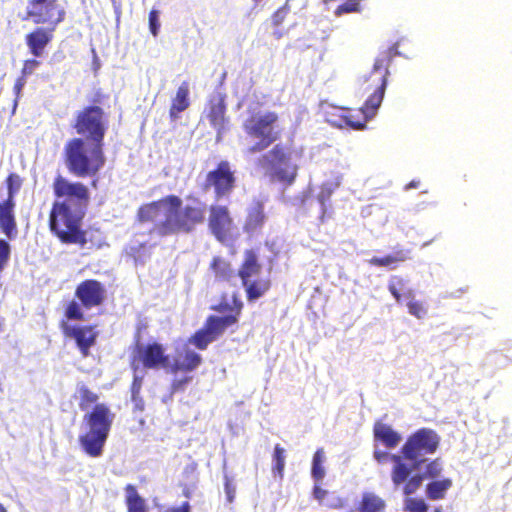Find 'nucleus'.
Instances as JSON below:
<instances>
[{"label": "nucleus", "instance_id": "17", "mask_svg": "<svg viewBox=\"0 0 512 512\" xmlns=\"http://www.w3.org/2000/svg\"><path fill=\"white\" fill-rule=\"evenodd\" d=\"M229 322V319H220L218 316L210 315L206 318L204 325L198 329L188 339L199 350H205L210 343L219 339L227 329L223 325Z\"/></svg>", "mask_w": 512, "mask_h": 512}, {"label": "nucleus", "instance_id": "19", "mask_svg": "<svg viewBox=\"0 0 512 512\" xmlns=\"http://www.w3.org/2000/svg\"><path fill=\"white\" fill-rule=\"evenodd\" d=\"M244 304L240 298L238 292H233L231 295L223 293L220 296L219 302L212 306L211 309L215 312L225 314L224 316H218L220 319H229V322L223 326L228 328L238 323L239 318L242 314Z\"/></svg>", "mask_w": 512, "mask_h": 512}, {"label": "nucleus", "instance_id": "3", "mask_svg": "<svg viewBox=\"0 0 512 512\" xmlns=\"http://www.w3.org/2000/svg\"><path fill=\"white\" fill-rule=\"evenodd\" d=\"M391 60L390 53L376 58L372 70L359 78L358 93L365 97L358 111L360 116L355 115V111L351 109L344 110L341 115L343 122L350 128L364 129L366 123L377 114L384 99Z\"/></svg>", "mask_w": 512, "mask_h": 512}, {"label": "nucleus", "instance_id": "21", "mask_svg": "<svg viewBox=\"0 0 512 512\" xmlns=\"http://www.w3.org/2000/svg\"><path fill=\"white\" fill-rule=\"evenodd\" d=\"M373 456L378 463L392 462L391 481L395 489H400L401 483H403L409 473L408 462H405V457H403L402 453L392 454L376 449Z\"/></svg>", "mask_w": 512, "mask_h": 512}, {"label": "nucleus", "instance_id": "25", "mask_svg": "<svg viewBox=\"0 0 512 512\" xmlns=\"http://www.w3.org/2000/svg\"><path fill=\"white\" fill-rule=\"evenodd\" d=\"M202 363V357L197 352L186 349L182 354H178L174 362L169 365L172 373L192 372Z\"/></svg>", "mask_w": 512, "mask_h": 512}, {"label": "nucleus", "instance_id": "38", "mask_svg": "<svg viewBox=\"0 0 512 512\" xmlns=\"http://www.w3.org/2000/svg\"><path fill=\"white\" fill-rule=\"evenodd\" d=\"M406 296L410 298L407 303L408 313L418 319H422L427 315V308L423 302L416 300L411 290L406 293Z\"/></svg>", "mask_w": 512, "mask_h": 512}, {"label": "nucleus", "instance_id": "54", "mask_svg": "<svg viewBox=\"0 0 512 512\" xmlns=\"http://www.w3.org/2000/svg\"><path fill=\"white\" fill-rule=\"evenodd\" d=\"M300 8H301V9H306V8H307V1H306V0H304V1L302 2V4H301V7H300Z\"/></svg>", "mask_w": 512, "mask_h": 512}, {"label": "nucleus", "instance_id": "35", "mask_svg": "<svg viewBox=\"0 0 512 512\" xmlns=\"http://www.w3.org/2000/svg\"><path fill=\"white\" fill-rule=\"evenodd\" d=\"M77 392L79 394V402L78 406L81 411H87L92 405L99 404V396L97 393L92 391L85 384H81L77 388Z\"/></svg>", "mask_w": 512, "mask_h": 512}, {"label": "nucleus", "instance_id": "36", "mask_svg": "<svg viewBox=\"0 0 512 512\" xmlns=\"http://www.w3.org/2000/svg\"><path fill=\"white\" fill-rule=\"evenodd\" d=\"M324 462H325V452L323 448H318L312 459V468H311V475L313 479L317 482L322 481L325 477V469H324Z\"/></svg>", "mask_w": 512, "mask_h": 512}, {"label": "nucleus", "instance_id": "29", "mask_svg": "<svg viewBox=\"0 0 512 512\" xmlns=\"http://www.w3.org/2000/svg\"><path fill=\"white\" fill-rule=\"evenodd\" d=\"M242 283L245 288L246 298L248 302H254L263 297L271 288V280L269 278H261L257 280H245Z\"/></svg>", "mask_w": 512, "mask_h": 512}, {"label": "nucleus", "instance_id": "48", "mask_svg": "<svg viewBox=\"0 0 512 512\" xmlns=\"http://www.w3.org/2000/svg\"><path fill=\"white\" fill-rule=\"evenodd\" d=\"M131 400L133 402V411L134 412H143L145 410V401L141 394L139 395H131Z\"/></svg>", "mask_w": 512, "mask_h": 512}, {"label": "nucleus", "instance_id": "52", "mask_svg": "<svg viewBox=\"0 0 512 512\" xmlns=\"http://www.w3.org/2000/svg\"><path fill=\"white\" fill-rule=\"evenodd\" d=\"M345 506H346V500L341 497H336L333 502L327 504V507L331 508V509H342Z\"/></svg>", "mask_w": 512, "mask_h": 512}, {"label": "nucleus", "instance_id": "18", "mask_svg": "<svg viewBox=\"0 0 512 512\" xmlns=\"http://www.w3.org/2000/svg\"><path fill=\"white\" fill-rule=\"evenodd\" d=\"M75 297L82 307L91 309L105 302L106 289L104 284L96 279H85L76 286Z\"/></svg>", "mask_w": 512, "mask_h": 512}, {"label": "nucleus", "instance_id": "31", "mask_svg": "<svg viewBox=\"0 0 512 512\" xmlns=\"http://www.w3.org/2000/svg\"><path fill=\"white\" fill-rule=\"evenodd\" d=\"M291 1L292 0H286L284 4L271 15V24L274 29L273 35L277 39H280L286 33V31L283 29V23L285 22L291 10Z\"/></svg>", "mask_w": 512, "mask_h": 512}, {"label": "nucleus", "instance_id": "22", "mask_svg": "<svg viewBox=\"0 0 512 512\" xmlns=\"http://www.w3.org/2000/svg\"><path fill=\"white\" fill-rule=\"evenodd\" d=\"M57 27L37 25L32 31L25 35V43L29 52L34 57H41L45 53L46 47L54 39V32Z\"/></svg>", "mask_w": 512, "mask_h": 512}, {"label": "nucleus", "instance_id": "55", "mask_svg": "<svg viewBox=\"0 0 512 512\" xmlns=\"http://www.w3.org/2000/svg\"><path fill=\"white\" fill-rule=\"evenodd\" d=\"M0 512H7L2 504H0Z\"/></svg>", "mask_w": 512, "mask_h": 512}, {"label": "nucleus", "instance_id": "28", "mask_svg": "<svg viewBox=\"0 0 512 512\" xmlns=\"http://www.w3.org/2000/svg\"><path fill=\"white\" fill-rule=\"evenodd\" d=\"M262 265L259 262L258 255L255 250L247 249L244 252V260L238 270V276L241 279V283H246L245 280H249L252 276L260 274Z\"/></svg>", "mask_w": 512, "mask_h": 512}, {"label": "nucleus", "instance_id": "15", "mask_svg": "<svg viewBox=\"0 0 512 512\" xmlns=\"http://www.w3.org/2000/svg\"><path fill=\"white\" fill-rule=\"evenodd\" d=\"M425 460L417 461L416 463H408L409 473L401 483L400 489L405 496L414 494L422 485L425 479H436L440 476L443 465L440 458H435L424 467V472L419 473L417 471Z\"/></svg>", "mask_w": 512, "mask_h": 512}, {"label": "nucleus", "instance_id": "7", "mask_svg": "<svg viewBox=\"0 0 512 512\" xmlns=\"http://www.w3.org/2000/svg\"><path fill=\"white\" fill-rule=\"evenodd\" d=\"M279 116L274 111L264 113L253 112L243 122V130L248 137L256 142L247 148V153H259L270 147L281 137L277 129Z\"/></svg>", "mask_w": 512, "mask_h": 512}, {"label": "nucleus", "instance_id": "57", "mask_svg": "<svg viewBox=\"0 0 512 512\" xmlns=\"http://www.w3.org/2000/svg\"><path fill=\"white\" fill-rule=\"evenodd\" d=\"M434 512H441L439 508L435 509Z\"/></svg>", "mask_w": 512, "mask_h": 512}, {"label": "nucleus", "instance_id": "12", "mask_svg": "<svg viewBox=\"0 0 512 512\" xmlns=\"http://www.w3.org/2000/svg\"><path fill=\"white\" fill-rule=\"evenodd\" d=\"M169 365V355L166 354L164 346L156 341L146 344L137 343L131 353L130 366L134 371L140 367L158 370L167 368Z\"/></svg>", "mask_w": 512, "mask_h": 512}, {"label": "nucleus", "instance_id": "53", "mask_svg": "<svg viewBox=\"0 0 512 512\" xmlns=\"http://www.w3.org/2000/svg\"><path fill=\"white\" fill-rule=\"evenodd\" d=\"M25 82H26V81H25V77H23V76L19 77V78L16 80V82H15V84H14V90H15V92H16L17 94H19V93H20V91L22 90V88H23V87H24V85H25Z\"/></svg>", "mask_w": 512, "mask_h": 512}, {"label": "nucleus", "instance_id": "6", "mask_svg": "<svg viewBox=\"0 0 512 512\" xmlns=\"http://www.w3.org/2000/svg\"><path fill=\"white\" fill-rule=\"evenodd\" d=\"M300 156L301 153L294 148L292 143H276L260 157L259 163L269 170L272 180L285 186H291L297 178L299 169L294 159Z\"/></svg>", "mask_w": 512, "mask_h": 512}, {"label": "nucleus", "instance_id": "27", "mask_svg": "<svg viewBox=\"0 0 512 512\" xmlns=\"http://www.w3.org/2000/svg\"><path fill=\"white\" fill-rule=\"evenodd\" d=\"M190 84L183 81L177 88L175 96L171 100L169 116L171 119H177L183 111L190 106Z\"/></svg>", "mask_w": 512, "mask_h": 512}, {"label": "nucleus", "instance_id": "5", "mask_svg": "<svg viewBox=\"0 0 512 512\" xmlns=\"http://www.w3.org/2000/svg\"><path fill=\"white\" fill-rule=\"evenodd\" d=\"M114 419L115 413L106 403L96 404L84 414L87 431L79 436L78 441L86 455L98 458L103 454Z\"/></svg>", "mask_w": 512, "mask_h": 512}, {"label": "nucleus", "instance_id": "4", "mask_svg": "<svg viewBox=\"0 0 512 512\" xmlns=\"http://www.w3.org/2000/svg\"><path fill=\"white\" fill-rule=\"evenodd\" d=\"M63 161L68 172L77 178L97 176L106 163L104 143L73 137L63 147Z\"/></svg>", "mask_w": 512, "mask_h": 512}, {"label": "nucleus", "instance_id": "37", "mask_svg": "<svg viewBox=\"0 0 512 512\" xmlns=\"http://www.w3.org/2000/svg\"><path fill=\"white\" fill-rule=\"evenodd\" d=\"M285 452V449L281 447L280 444H276L272 454V472L280 479H282L284 476L286 458Z\"/></svg>", "mask_w": 512, "mask_h": 512}, {"label": "nucleus", "instance_id": "14", "mask_svg": "<svg viewBox=\"0 0 512 512\" xmlns=\"http://www.w3.org/2000/svg\"><path fill=\"white\" fill-rule=\"evenodd\" d=\"M235 187V171L226 160L220 161L214 169L206 174L203 185L204 190H213L216 199L228 197Z\"/></svg>", "mask_w": 512, "mask_h": 512}, {"label": "nucleus", "instance_id": "41", "mask_svg": "<svg viewBox=\"0 0 512 512\" xmlns=\"http://www.w3.org/2000/svg\"><path fill=\"white\" fill-rule=\"evenodd\" d=\"M404 286L405 280L399 276H393L388 283V290L398 303L401 302L402 299L400 289L403 288Z\"/></svg>", "mask_w": 512, "mask_h": 512}, {"label": "nucleus", "instance_id": "2", "mask_svg": "<svg viewBox=\"0 0 512 512\" xmlns=\"http://www.w3.org/2000/svg\"><path fill=\"white\" fill-rule=\"evenodd\" d=\"M177 195H167L157 201L145 204L138 210L140 222H155L164 208V219L155 223L154 231L160 236L191 233L205 220V209L199 205L183 206Z\"/></svg>", "mask_w": 512, "mask_h": 512}, {"label": "nucleus", "instance_id": "49", "mask_svg": "<svg viewBox=\"0 0 512 512\" xmlns=\"http://www.w3.org/2000/svg\"><path fill=\"white\" fill-rule=\"evenodd\" d=\"M224 487L228 501L233 502L235 498V487L227 476L225 477Z\"/></svg>", "mask_w": 512, "mask_h": 512}, {"label": "nucleus", "instance_id": "47", "mask_svg": "<svg viewBox=\"0 0 512 512\" xmlns=\"http://www.w3.org/2000/svg\"><path fill=\"white\" fill-rule=\"evenodd\" d=\"M142 384L143 378L141 376L135 375L130 386L131 395L141 394Z\"/></svg>", "mask_w": 512, "mask_h": 512}, {"label": "nucleus", "instance_id": "10", "mask_svg": "<svg viewBox=\"0 0 512 512\" xmlns=\"http://www.w3.org/2000/svg\"><path fill=\"white\" fill-rule=\"evenodd\" d=\"M5 183L8 195L0 201V231L8 240H14L18 235L15 196L22 187L23 179L17 173H9Z\"/></svg>", "mask_w": 512, "mask_h": 512}, {"label": "nucleus", "instance_id": "40", "mask_svg": "<svg viewBox=\"0 0 512 512\" xmlns=\"http://www.w3.org/2000/svg\"><path fill=\"white\" fill-rule=\"evenodd\" d=\"M81 303L79 304L75 300H71L65 308L64 315L68 320L82 321L84 320V313L81 309Z\"/></svg>", "mask_w": 512, "mask_h": 512}, {"label": "nucleus", "instance_id": "1", "mask_svg": "<svg viewBox=\"0 0 512 512\" xmlns=\"http://www.w3.org/2000/svg\"><path fill=\"white\" fill-rule=\"evenodd\" d=\"M55 197L49 213L51 233L66 245L98 250L104 245L102 238L88 234L82 228L89 203L90 190L80 181H71L57 175L52 184Z\"/></svg>", "mask_w": 512, "mask_h": 512}, {"label": "nucleus", "instance_id": "8", "mask_svg": "<svg viewBox=\"0 0 512 512\" xmlns=\"http://www.w3.org/2000/svg\"><path fill=\"white\" fill-rule=\"evenodd\" d=\"M109 127L108 115L102 107L84 106L76 113L73 128L85 140L104 143Z\"/></svg>", "mask_w": 512, "mask_h": 512}, {"label": "nucleus", "instance_id": "9", "mask_svg": "<svg viewBox=\"0 0 512 512\" xmlns=\"http://www.w3.org/2000/svg\"><path fill=\"white\" fill-rule=\"evenodd\" d=\"M21 19L35 25L58 27L66 19V10L60 0H27Z\"/></svg>", "mask_w": 512, "mask_h": 512}, {"label": "nucleus", "instance_id": "45", "mask_svg": "<svg viewBox=\"0 0 512 512\" xmlns=\"http://www.w3.org/2000/svg\"><path fill=\"white\" fill-rule=\"evenodd\" d=\"M40 65V62L36 59H27L23 62L21 74L23 77L31 75L35 69Z\"/></svg>", "mask_w": 512, "mask_h": 512}, {"label": "nucleus", "instance_id": "56", "mask_svg": "<svg viewBox=\"0 0 512 512\" xmlns=\"http://www.w3.org/2000/svg\"><path fill=\"white\" fill-rule=\"evenodd\" d=\"M91 185H92L93 187H96V185H97V180H93V181L91 182Z\"/></svg>", "mask_w": 512, "mask_h": 512}, {"label": "nucleus", "instance_id": "30", "mask_svg": "<svg viewBox=\"0 0 512 512\" xmlns=\"http://www.w3.org/2000/svg\"><path fill=\"white\" fill-rule=\"evenodd\" d=\"M125 504L127 512H147V505L145 500L139 495L136 487L132 484H127L124 488Z\"/></svg>", "mask_w": 512, "mask_h": 512}, {"label": "nucleus", "instance_id": "50", "mask_svg": "<svg viewBox=\"0 0 512 512\" xmlns=\"http://www.w3.org/2000/svg\"><path fill=\"white\" fill-rule=\"evenodd\" d=\"M328 494V491L323 489L320 485H315L313 488V496L320 503L323 504L324 498Z\"/></svg>", "mask_w": 512, "mask_h": 512}, {"label": "nucleus", "instance_id": "33", "mask_svg": "<svg viewBox=\"0 0 512 512\" xmlns=\"http://www.w3.org/2000/svg\"><path fill=\"white\" fill-rule=\"evenodd\" d=\"M210 270L213 272L214 276L219 280L228 281L234 275L231 263L220 256H214L212 258L210 262Z\"/></svg>", "mask_w": 512, "mask_h": 512}, {"label": "nucleus", "instance_id": "34", "mask_svg": "<svg viewBox=\"0 0 512 512\" xmlns=\"http://www.w3.org/2000/svg\"><path fill=\"white\" fill-rule=\"evenodd\" d=\"M452 484L450 478L432 481L426 485V495L430 500L443 499Z\"/></svg>", "mask_w": 512, "mask_h": 512}, {"label": "nucleus", "instance_id": "20", "mask_svg": "<svg viewBox=\"0 0 512 512\" xmlns=\"http://www.w3.org/2000/svg\"><path fill=\"white\" fill-rule=\"evenodd\" d=\"M226 101L225 95L220 92L210 95L205 113L210 125L216 129L218 137L225 131L227 117H226Z\"/></svg>", "mask_w": 512, "mask_h": 512}, {"label": "nucleus", "instance_id": "23", "mask_svg": "<svg viewBox=\"0 0 512 512\" xmlns=\"http://www.w3.org/2000/svg\"><path fill=\"white\" fill-rule=\"evenodd\" d=\"M373 439L375 444L380 443L387 449H394L402 437L391 425L378 420L373 425Z\"/></svg>", "mask_w": 512, "mask_h": 512}, {"label": "nucleus", "instance_id": "42", "mask_svg": "<svg viewBox=\"0 0 512 512\" xmlns=\"http://www.w3.org/2000/svg\"><path fill=\"white\" fill-rule=\"evenodd\" d=\"M360 10V0H346L344 3L337 6L334 14L341 16L343 14L358 12Z\"/></svg>", "mask_w": 512, "mask_h": 512}, {"label": "nucleus", "instance_id": "43", "mask_svg": "<svg viewBox=\"0 0 512 512\" xmlns=\"http://www.w3.org/2000/svg\"><path fill=\"white\" fill-rule=\"evenodd\" d=\"M11 256V246L5 239H0V274L8 265Z\"/></svg>", "mask_w": 512, "mask_h": 512}, {"label": "nucleus", "instance_id": "32", "mask_svg": "<svg viewBox=\"0 0 512 512\" xmlns=\"http://www.w3.org/2000/svg\"><path fill=\"white\" fill-rule=\"evenodd\" d=\"M386 503L378 495L365 492L358 505V512H385Z\"/></svg>", "mask_w": 512, "mask_h": 512}, {"label": "nucleus", "instance_id": "39", "mask_svg": "<svg viewBox=\"0 0 512 512\" xmlns=\"http://www.w3.org/2000/svg\"><path fill=\"white\" fill-rule=\"evenodd\" d=\"M404 510L406 512H427L428 506L423 499L408 495L404 500Z\"/></svg>", "mask_w": 512, "mask_h": 512}, {"label": "nucleus", "instance_id": "26", "mask_svg": "<svg viewBox=\"0 0 512 512\" xmlns=\"http://www.w3.org/2000/svg\"><path fill=\"white\" fill-rule=\"evenodd\" d=\"M410 258V251L408 249L397 248L392 254L384 256H374L368 260V263L374 267H384L390 270L396 269L400 263L407 261Z\"/></svg>", "mask_w": 512, "mask_h": 512}, {"label": "nucleus", "instance_id": "44", "mask_svg": "<svg viewBox=\"0 0 512 512\" xmlns=\"http://www.w3.org/2000/svg\"><path fill=\"white\" fill-rule=\"evenodd\" d=\"M109 100V94L105 93L101 89L95 90L91 97L88 98L89 105L88 106H96V107H102L105 105V103Z\"/></svg>", "mask_w": 512, "mask_h": 512}, {"label": "nucleus", "instance_id": "46", "mask_svg": "<svg viewBox=\"0 0 512 512\" xmlns=\"http://www.w3.org/2000/svg\"><path fill=\"white\" fill-rule=\"evenodd\" d=\"M149 28H150L151 33L154 36H157L159 28H160V23H159V18H158V11L155 9H152L149 12Z\"/></svg>", "mask_w": 512, "mask_h": 512}, {"label": "nucleus", "instance_id": "13", "mask_svg": "<svg viewBox=\"0 0 512 512\" xmlns=\"http://www.w3.org/2000/svg\"><path fill=\"white\" fill-rule=\"evenodd\" d=\"M207 224L210 233L221 244L227 245L235 240L237 227L228 206L210 205Z\"/></svg>", "mask_w": 512, "mask_h": 512}, {"label": "nucleus", "instance_id": "24", "mask_svg": "<svg viewBox=\"0 0 512 512\" xmlns=\"http://www.w3.org/2000/svg\"><path fill=\"white\" fill-rule=\"evenodd\" d=\"M265 221L266 214L264 204L260 200H257L253 203L247 212L243 229L248 234L257 233L262 229Z\"/></svg>", "mask_w": 512, "mask_h": 512}, {"label": "nucleus", "instance_id": "51", "mask_svg": "<svg viewBox=\"0 0 512 512\" xmlns=\"http://www.w3.org/2000/svg\"><path fill=\"white\" fill-rule=\"evenodd\" d=\"M191 506L188 501L183 502L179 507L167 508L164 512H190Z\"/></svg>", "mask_w": 512, "mask_h": 512}, {"label": "nucleus", "instance_id": "16", "mask_svg": "<svg viewBox=\"0 0 512 512\" xmlns=\"http://www.w3.org/2000/svg\"><path fill=\"white\" fill-rule=\"evenodd\" d=\"M60 329L65 338L75 341L82 357L90 355V349L96 344L98 331L96 325H70L66 321L60 322Z\"/></svg>", "mask_w": 512, "mask_h": 512}, {"label": "nucleus", "instance_id": "11", "mask_svg": "<svg viewBox=\"0 0 512 512\" xmlns=\"http://www.w3.org/2000/svg\"><path fill=\"white\" fill-rule=\"evenodd\" d=\"M440 444L439 435L432 429L420 428L408 436L401 447L405 462L416 463L424 460L422 457L434 454Z\"/></svg>", "mask_w": 512, "mask_h": 512}]
</instances>
